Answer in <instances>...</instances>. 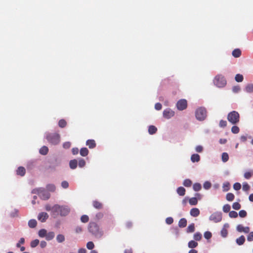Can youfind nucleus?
I'll use <instances>...</instances> for the list:
<instances>
[{"label":"nucleus","instance_id":"obj_15","mask_svg":"<svg viewBox=\"0 0 253 253\" xmlns=\"http://www.w3.org/2000/svg\"><path fill=\"white\" fill-rule=\"evenodd\" d=\"M51 214L54 216L59 215V205H55L52 207Z\"/></svg>","mask_w":253,"mask_h":253},{"label":"nucleus","instance_id":"obj_26","mask_svg":"<svg viewBox=\"0 0 253 253\" xmlns=\"http://www.w3.org/2000/svg\"><path fill=\"white\" fill-rule=\"evenodd\" d=\"M37 224V222L35 219H31L28 222V225L30 228H35Z\"/></svg>","mask_w":253,"mask_h":253},{"label":"nucleus","instance_id":"obj_61","mask_svg":"<svg viewBox=\"0 0 253 253\" xmlns=\"http://www.w3.org/2000/svg\"><path fill=\"white\" fill-rule=\"evenodd\" d=\"M195 150L197 152H199V153H201L203 151V147L201 145H198V146H197L196 147H195Z\"/></svg>","mask_w":253,"mask_h":253},{"label":"nucleus","instance_id":"obj_31","mask_svg":"<svg viewBox=\"0 0 253 253\" xmlns=\"http://www.w3.org/2000/svg\"><path fill=\"white\" fill-rule=\"evenodd\" d=\"M241 52L240 49H234L232 52V55L235 57H239L241 55Z\"/></svg>","mask_w":253,"mask_h":253},{"label":"nucleus","instance_id":"obj_49","mask_svg":"<svg viewBox=\"0 0 253 253\" xmlns=\"http://www.w3.org/2000/svg\"><path fill=\"white\" fill-rule=\"evenodd\" d=\"M195 227L193 223L189 225L187 229V232H193L194 231Z\"/></svg>","mask_w":253,"mask_h":253},{"label":"nucleus","instance_id":"obj_38","mask_svg":"<svg viewBox=\"0 0 253 253\" xmlns=\"http://www.w3.org/2000/svg\"><path fill=\"white\" fill-rule=\"evenodd\" d=\"M193 188L194 191H199L201 189V185L199 183L194 184Z\"/></svg>","mask_w":253,"mask_h":253},{"label":"nucleus","instance_id":"obj_21","mask_svg":"<svg viewBox=\"0 0 253 253\" xmlns=\"http://www.w3.org/2000/svg\"><path fill=\"white\" fill-rule=\"evenodd\" d=\"M89 153V151L88 149L85 148L84 147L81 149L80 151V155L83 157H85L88 155Z\"/></svg>","mask_w":253,"mask_h":253},{"label":"nucleus","instance_id":"obj_52","mask_svg":"<svg viewBox=\"0 0 253 253\" xmlns=\"http://www.w3.org/2000/svg\"><path fill=\"white\" fill-rule=\"evenodd\" d=\"M231 131L234 134H237L239 132V128L237 126H233L231 128Z\"/></svg>","mask_w":253,"mask_h":253},{"label":"nucleus","instance_id":"obj_12","mask_svg":"<svg viewBox=\"0 0 253 253\" xmlns=\"http://www.w3.org/2000/svg\"><path fill=\"white\" fill-rule=\"evenodd\" d=\"M50 166H49V168H55L60 165V160L58 158L54 157L50 160Z\"/></svg>","mask_w":253,"mask_h":253},{"label":"nucleus","instance_id":"obj_50","mask_svg":"<svg viewBox=\"0 0 253 253\" xmlns=\"http://www.w3.org/2000/svg\"><path fill=\"white\" fill-rule=\"evenodd\" d=\"M201 238H202V235L201 234V233H200L199 232L196 233L194 235V239L195 240L199 241L201 240Z\"/></svg>","mask_w":253,"mask_h":253},{"label":"nucleus","instance_id":"obj_36","mask_svg":"<svg viewBox=\"0 0 253 253\" xmlns=\"http://www.w3.org/2000/svg\"><path fill=\"white\" fill-rule=\"evenodd\" d=\"M58 125L61 128L65 127L67 125L66 121L64 119H61L59 120L58 122Z\"/></svg>","mask_w":253,"mask_h":253},{"label":"nucleus","instance_id":"obj_4","mask_svg":"<svg viewBox=\"0 0 253 253\" xmlns=\"http://www.w3.org/2000/svg\"><path fill=\"white\" fill-rule=\"evenodd\" d=\"M214 84L218 87H224L226 84V81L222 75H217L213 80Z\"/></svg>","mask_w":253,"mask_h":253},{"label":"nucleus","instance_id":"obj_54","mask_svg":"<svg viewBox=\"0 0 253 253\" xmlns=\"http://www.w3.org/2000/svg\"><path fill=\"white\" fill-rule=\"evenodd\" d=\"M232 207L234 210H238L241 208V205L237 202H235L233 204Z\"/></svg>","mask_w":253,"mask_h":253},{"label":"nucleus","instance_id":"obj_57","mask_svg":"<svg viewBox=\"0 0 253 253\" xmlns=\"http://www.w3.org/2000/svg\"><path fill=\"white\" fill-rule=\"evenodd\" d=\"M204 237L207 239H209L211 237V233L209 231H206L204 233Z\"/></svg>","mask_w":253,"mask_h":253},{"label":"nucleus","instance_id":"obj_18","mask_svg":"<svg viewBox=\"0 0 253 253\" xmlns=\"http://www.w3.org/2000/svg\"><path fill=\"white\" fill-rule=\"evenodd\" d=\"M200 214V211L197 208H193L190 211V214L193 217H197Z\"/></svg>","mask_w":253,"mask_h":253},{"label":"nucleus","instance_id":"obj_27","mask_svg":"<svg viewBox=\"0 0 253 253\" xmlns=\"http://www.w3.org/2000/svg\"><path fill=\"white\" fill-rule=\"evenodd\" d=\"M245 90L247 92H252L253 91V84H247L245 87Z\"/></svg>","mask_w":253,"mask_h":253},{"label":"nucleus","instance_id":"obj_55","mask_svg":"<svg viewBox=\"0 0 253 253\" xmlns=\"http://www.w3.org/2000/svg\"><path fill=\"white\" fill-rule=\"evenodd\" d=\"M223 211L225 212H228L230 210V206L229 205L226 204L223 207Z\"/></svg>","mask_w":253,"mask_h":253},{"label":"nucleus","instance_id":"obj_46","mask_svg":"<svg viewBox=\"0 0 253 253\" xmlns=\"http://www.w3.org/2000/svg\"><path fill=\"white\" fill-rule=\"evenodd\" d=\"M81 220L83 223H86L89 220V217L86 215H83L81 217Z\"/></svg>","mask_w":253,"mask_h":253},{"label":"nucleus","instance_id":"obj_3","mask_svg":"<svg viewBox=\"0 0 253 253\" xmlns=\"http://www.w3.org/2000/svg\"><path fill=\"white\" fill-rule=\"evenodd\" d=\"M33 193H37L41 197V199L44 200L48 199L50 198V194L46 192L44 189L40 188L35 189L32 191Z\"/></svg>","mask_w":253,"mask_h":253},{"label":"nucleus","instance_id":"obj_5","mask_svg":"<svg viewBox=\"0 0 253 253\" xmlns=\"http://www.w3.org/2000/svg\"><path fill=\"white\" fill-rule=\"evenodd\" d=\"M227 119L232 124H236L239 121V114L235 111H233L228 114Z\"/></svg>","mask_w":253,"mask_h":253},{"label":"nucleus","instance_id":"obj_17","mask_svg":"<svg viewBox=\"0 0 253 253\" xmlns=\"http://www.w3.org/2000/svg\"><path fill=\"white\" fill-rule=\"evenodd\" d=\"M26 172L25 169L23 167H19L16 170V173L17 175L23 176L25 175Z\"/></svg>","mask_w":253,"mask_h":253},{"label":"nucleus","instance_id":"obj_11","mask_svg":"<svg viewBox=\"0 0 253 253\" xmlns=\"http://www.w3.org/2000/svg\"><path fill=\"white\" fill-rule=\"evenodd\" d=\"M229 227V224L227 223H226L223 225V227L220 231V234L222 237L225 238L227 236V235H228L227 229Z\"/></svg>","mask_w":253,"mask_h":253},{"label":"nucleus","instance_id":"obj_13","mask_svg":"<svg viewBox=\"0 0 253 253\" xmlns=\"http://www.w3.org/2000/svg\"><path fill=\"white\" fill-rule=\"evenodd\" d=\"M48 215L46 212H42L40 213L38 216V219L42 222H44L48 218Z\"/></svg>","mask_w":253,"mask_h":253},{"label":"nucleus","instance_id":"obj_9","mask_svg":"<svg viewBox=\"0 0 253 253\" xmlns=\"http://www.w3.org/2000/svg\"><path fill=\"white\" fill-rule=\"evenodd\" d=\"M187 106V103L185 99H180L176 103L177 109L180 111L185 109Z\"/></svg>","mask_w":253,"mask_h":253},{"label":"nucleus","instance_id":"obj_19","mask_svg":"<svg viewBox=\"0 0 253 253\" xmlns=\"http://www.w3.org/2000/svg\"><path fill=\"white\" fill-rule=\"evenodd\" d=\"M200 160V157L197 154H194L191 156V160L193 163L198 162Z\"/></svg>","mask_w":253,"mask_h":253},{"label":"nucleus","instance_id":"obj_32","mask_svg":"<svg viewBox=\"0 0 253 253\" xmlns=\"http://www.w3.org/2000/svg\"><path fill=\"white\" fill-rule=\"evenodd\" d=\"M56 240L58 243H62L65 241V237L62 234H58L56 237Z\"/></svg>","mask_w":253,"mask_h":253},{"label":"nucleus","instance_id":"obj_1","mask_svg":"<svg viewBox=\"0 0 253 253\" xmlns=\"http://www.w3.org/2000/svg\"><path fill=\"white\" fill-rule=\"evenodd\" d=\"M88 230L96 238H100L103 235V232L100 230L99 226L94 222H91L88 226Z\"/></svg>","mask_w":253,"mask_h":253},{"label":"nucleus","instance_id":"obj_25","mask_svg":"<svg viewBox=\"0 0 253 253\" xmlns=\"http://www.w3.org/2000/svg\"><path fill=\"white\" fill-rule=\"evenodd\" d=\"M92 205L94 207L97 209H100L103 207L102 204L97 201H93Z\"/></svg>","mask_w":253,"mask_h":253},{"label":"nucleus","instance_id":"obj_59","mask_svg":"<svg viewBox=\"0 0 253 253\" xmlns=\"http://www.w3.org/2000/svg\"><path fill=\"white\" fill-rule=\"evenodd\" d=\"M71 144L70 142H65L63 144V147L65 149H69L71 147Z\"/></svg>","mask_w":253,"mask_h":253},{"label":"nucleus","instance_id":"obj_53","mask_svg":"<svg viewBox=\"0 0 253 253\" xmlns=\"http://www.w3.org/2000/svg\"><path fill=\"white\" fill-rule=\"evenodd\" d=\"M229 216L231 218H236L238 216V213L237 212L235 211H231L229 212Z\"/></svg>","mask_w":253,"mask_h":253},{"label":"nucleus","instance_id":"obj_20","mask_svg":"<svg viewBox=\"0 0 253 253\" xmlns=\"http://www.w3.org/2000/svg\"><path fill=\"white\" fill-rule=\"evenodd\" d=\"M78 161L76 159L71 160L69 162L70 168L71 169H75L77 167Z\"/></svg>","mask_w":253,"mask_h":253},{"label":"nucleus","instance_id":"obj_33","mask_svg":"<svg viewBox=\"0 0 253 253\" xmlns=\"http://www.w3.org/2000/svg\"><path fill=\"white\" fill-rule=\"evenodd\" d=\"M253 175V170L246 171L244 173V177L246 179H249Z\"/></svg>","mask_w":253,"mask_h":253},{"label":"nucleus","instance_id":"obj_8","mask_svg":"<svg viewBox=\"0 0 253 253\" xmlns=\"http://www.w3.org/2000/svg\"><path fill=\"white\" fill-rule=\"evenodd\" d=\"M175 115V112L170 108L165 109L163 113V116L166 119H169Z\"/></svg>","mask_w":253,"mask_h":253},{"label":"nucleus","instance_id":"obj_37","mask_svg":"<svg viewBox=\"0 0 253 253\" xmlns=\"http://www.w3.org/2000/svg\"><path fill=\"white\" fill-rule=\"evenodd\" d=\"M46 189L49 191L54 192L55 189H56V187H55V186L54 185L50 184H48L46 186Z\"/></svg>","mask_w":253,"mask_h":253},{"label":"nucleus","instance_id":"obj_29","mask_svg":"<svg viewBox=\"0 0 253 253\" xmlns=\"http://www.w3.org/2000/svg\"><path fill=\"white\" fill-rule=\"evenodd\" d=\"M187 224V220L185 218H181L178 223V225L180 227H184Z\"/></svg>","mask_w":253,"mask_h":253},{"label":"nucleus","instance_id":"obj_22","mask_svg":"<svg viewBox=\"0 0 253 253\" xmlns=\"http://www.w3.org/2000/svg\"><path fill=\"white\" fill-rule=\"evenodd\" d=\"M48 148L45 146H43L40 149V153L42 155H45L48 153Z\"/></svg>","mask_w":253,"mask_h":253},{"label":"nucleus","instance_id":"obj_47","mask_svg":"<svg viewBox=\"0 0 253 253\" xmlns=\"http://www.w3.org/2000/svg\"><path fill=\"white\" fill-rule=\"evenodd\" d=\"M79 164V167L83 168L85 165V162L84 160L83 159L80 158L79 160V164Z\"/></svg>","mask_w":253,"mask_h":253},{"label":"nucleus","instance_id":"obj_45","mask_svg":"<svg viewBox=\"0 0 253 253\" xmlns=\"http://www.w3.org/2000/svg\"><path fill=\"white\" fill-rule=\"evenodd\" d=\"M229 159L228 155L227 153H223L222 154V160L223 162H226Z\"/></svg>","mask_w":253,"mask_h":253},{"label":"nucleus","instance_id":"obj_63","mask_svg":"<svg viewBox=\"0 0 253 253\" xmlns=\"http://www.w3.org/2000/svg\"><path fill=\"white\" fill-rule=\"evenodd\" d=\"M61 186L63 188H67L69 186L68 182L66 181H63L61 183Z\"/></svg>","mask_w":253,"mask_h":253},{"label":"nucleus","instance_id":"obj_30","mask_svg":"<svg viewBox=\"0 0 253 253\" xmlns=\"http://www.w3.org/2000/svg\"><path fill=\"white\" fill-rule=\"evenodd\" d=\"M46 233H47L46 230L44 229H41L39 231L38 234L40 237L43 238V237H45V236L46 235Z\"/></svg>","mask_w":253,"mask_h":253},{"label":"nucleus","instance_id":"obj_7","mask_svg":"<svg viewBox=\"0 0 253 253\" xmlns=\"http://www.w3.org/2000/svg\"><path fill=\"white\" fill-rule=\"evenodd\" d=\"M222 213L219 211H216L212 213L209 217L210 220L214 222L218 223L222 220Z\"/></svg>","mask_w":253,"mask_h":253},{"label":"nucleus","instance_id":"obj_51","mask_svg":"<svg viewBox=\"0 0 253 253\" xmlns=\"http://www.w3.org/2000/svg\"><path fill=\"white\" fill-rule=\"evenodd\" d=\"M183 184L186 187H190L191 185L192 181L190 179H185Z\"/></svg>","mask_w":253,"mask_h":253},{"label":"nucleus","instance_id":"obj_64","mask_svg":"<svg viewBox=\"0 0 253 253\" xmlns=\"http://www.w3.org/2000/svg\"><path fill=\"white\" fill-rule=\"evenodd\" d=\"M247 240L249 241H253V232H251L249 233L247 237Z\"/></svg>","mask_w":253,"mask_h":253},{"label":"nucleus","instance_id":"obj_14","mask_svg":"<svg viewBox=\"0 0 253 253\" xmlns=\"http://www.w3.org/2000/svg\"><path fill=\"white\" fill-rule=\"evenodd\" d=\"M236 229L239 232L248 233L250 232V228L249 227H244L241 224L237 225Z\"/></svg>","mask_w":253,"mask_h":253},{"label":"nucleus","instance_id":"obj_41","mask_svg":"<svg viewBox=\"0 0 253 253\" xmlns=\"http://www.w3.org/2000/svg\"><path fill=\"white\" fill-rule=\"evenodd\" d=\"M39 242L38 239H35L31 242L30 246L32 248H35L39 245Z\"/></svg>","mask_w":253,"mask_h":253},{"label":"nucleus","instance_id":"obj_42","mask_svg":"<svg viewBox=\"0 0 253 253\" xmlns=\"http://www.w3.org/2000/svg\"><path fill=\"white\" fill-rule=\"evenodd\" d=\"M235 79L237 82H242L243 80V76L241 74H237L235 76Z\"/></svg>","mask_w":253,"mask_h":253},{"label":"nucleus","instance_id":"obj_35","mask_svg":"<svg viewBox=\"0 0 253 253\" xmlns=\"http://www.w3.org/2000/svg\"><path fill=\"white\" fill-rule=\"evenodd\" d=\"M157 130V129L155 126H151L149 127L148 131L150 134H153L156 132Z\"/></svg>","mask_w":253,"mask_h":253},{"label":"nucleus","instance_id":"obj_43","mask_svg":"<svg viewBox=\"0 0 253 253\" xmlns=\"http://www.w3.org/2000/svg\"><path fill=\"white\" fill-rule=\"evenodd\" d=\"M211 186V183L208 181H206L203 184L204 188L206 190L209 189Z\"/></svg>","mask_w":253,"mask_h":253},{"label":"nucleus","instance_id":"obj_10","mask_svg":"<svg viewBox=\"0 0 253 253\" xmlns=\"http://www.w3.org/2000/svg\"><path fill=\"white\" fill-rule=\"evenodd\" d=\"M70 211V209L67 206L59 205V215L61 216H66Z\"/></svg>","mask_w":253,"mask_h":253},{"label":"nucleus","instance_id":"obj_60","mask_svg":"<svg viewBox=\"0 0 253 253\" xmlns=\"http://www.w3.org/2000/svg\"><path fill=\"white\" fill-rule=\"evenodd\" d=\"M239 215L241 217H245L247 215V212L244 210H241L239 211Z\"/></svg>","mask_w":253,"mask_h":253},{"label":"nucleus","instance_id":"obj_28","mask_svg":"<svg viewBox=\"0 0 253 253\" xmlns=\"http://www.w3.org/2000/svg\"><path fill=\"white\" fill-rule=\"evenodd\" d=\"M177 193L180 196H183L185 195V189L183 187H179L177 189Z\"/></svg>","mask_w":253,"mask_h":253},{"label":"nucleus","instance_id":"obj_56","mask_svg":"<svg viewBox=\"0 0 253 253\" xmlns=\"http://www.w3.org/2000/svg\"><path fill=\"white\" fill-rule=\"evenodd\" d=\"M250 189V186L247 182H244L243 183V190L245 191H247Z\"/></svg>","mask_w":253,"mask_h":253},{"label":"nucleus","instance_id":"obj_44","mask_svg":"<svg viewBox=\"0 0 253 253\" xmlns=\"http://www.w3.org/2000/svg\"><path fill=\"white\" fill-rule=\"evenodd\" d=\"M226 198L227 201H232L234 198V195L232 193H229L226 195Z\"/></svg>","mask_w":253,"mask_h":253},{"label":"nucleus","instance_id":"obj_39","mask_svg":"<svg viewBox=\"0 0 253 253\" xmlns=\"http://www.w3.org/2000/svg\"><path fill=\"white\" fill-rule=\"evenodd\" d=\"M223 190L224 191H227L230 188V183L228 182H225L223 184Z\"/></svg>","mask_w":253,"mask_h":253},{"label":"nucleus","instance_id":"obj_2","mask_svg":"<svg viewBox=\"0 0 253 253\" xmlns=\"http://www.w3.org/2000/svg\"><path fill=\"white\" fill-rule=\"evenodd\" d=\"M60 135L56 133L48 134L46 136L48 142L52 145L58 144L60 142Z\"/></svg>","mask_w":253,"mask_h":253},{"label":"nucleus","instance_id":"obj_24","mask_svg":"<svg viewBox=\"0 0 253 253\" xmlns=\"http://www.w3.org/2000/svg\"><path fill=\"white\" fill-rule=\"evenodd\" d=\"M236 243L239 245H243L245 241V238L244 236H241L236 239Z\"/></svg>","mask_w":253,"mask_h":253},{"label":"nucleus","instance_id":"obj_23","mask_svg":"<svg viewBox=\"0 0 253 253\" xmlns=\"http://www.w3.org/2000/svg\"><path fill=\"white\" fill-rule=\"evenodd\" d=\"M55 236V234L53 232H49L46 233V235L45 236V239L47 241L51 240L54 238Z\"/></svg>","mask_w":253,"mask_h":253},{"label":"nucleus","instance_id":"obj_48","mask_svg":"<svg viewBox=\"0 0 253 253\" xmlns=\"http://www.w3.org/2000/svg\"><path fill=\"white\" fill-rule=\"evenodd\" d=\"M94 245L92 242L90 241V242H88L87 243L86 248L88 250H92L94 248Z\"/></svg>","mask_w":253,"mask_h":253},{"label":"nucleus","instance_id":"obj_62","mask_svg":"<svg viewBox=\"0 0 253 253\" xmlns=\"http://www.w3.org/2000/svg\"><path fill=\"white\" fill-rule=\"evenodd\" d=\"M240 87L239 86H233L232 88V91L234 93H238L240 91Z\"/></svg>","mask_w":253,"mask_h":253},{"label":"nucleus","instance_id":"obj_40","mask_svg":"<svg viewBox=\"0 0 253 253\" xmlns=\"http://www.w3.org/2000/svg\"><path fill=\"white\" fill-rule=\"evenodd\" d=\"M198 246V243L194 241H191L188 243V247L189 248H194Z\"/></svg>","mask_w":253,"mask_h":253},{"label":"nucleus","instance_id":"obj_6","mask_svg":"<svg viewBox=\"0 0 253 253\" xmlns=\"http://www.w3.org/2000/svg\"><path fill=\"white\" fill-rule=\"evenodd\" d=\"M196 119L200 121H203L207 117V112L204 108H199L195 112Z\"/></svg>","mask_w":253,"mask_h":253},{"label":"nucleus","instance_id":"obj_16","mask_svg":"<svg viewBox=\"0 0 253 253\" xmlns=\"http://www.w3.org/2000/svg\"><path fill=\"white\" fill-rule=\"evenodd\" d=\"M86 145L88 146L89 148L93 149L96 147V142L93 139H88L86 142Z\"/></svg>","mask_w":253,"mask_h":253},{"label":"nucleus","instance_id":"obj_58","mask_svg":"<svg viewBox=\"0 0 253 253\" xmlns=\"http://www.w3.org/2000/svg\"><path fill=\"white\" fill-rule=\"evenodd\" d=\"M241 185L240 183L237 182L235 183L233 185V188L235 190H239L241 189Z\"/></svg>","mask_w":253,"mask_h":253},{"label":"nucleus","instance_id":"obj_34","mask_svg":"<svg viewBox=\"0 0 253 253\" xmlns=\"http://www.w3.org/2000/svg\"><path fill=\"white\" fill-rule=\"evenodd\" d=\"M189 204L191 205H196L198 203V199L196 197H193L189 200Z\"/></svg>","mask_w":253,"mask_h":253}]
</instances>
